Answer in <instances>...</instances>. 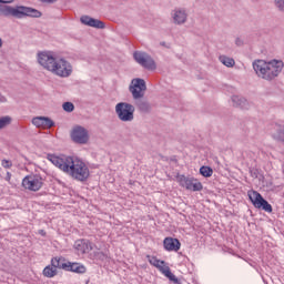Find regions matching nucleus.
Returning <instances> with one entry per match:
<instances>
[{"label":"nucleus","instance_id":"f8f14e48","mask_svg":"<svg viewBox=\"0 0 284 284\" xmlns=\"http://www.w3.org/2000/svg\"><path fill=\"white\" fill-rule=\"evenodd\" d=\"M178 183H180L182 187L191 190V192H201V190H203V184H201V182H197L196 180L180 179L178 180Z\"/></svg>","mask_w":284,"mask_h":284},{"label":"nucleus","instance_id":"1a4fd4ad","mask_svg":"<svg viewBox=\"0 0 284 284\" xmlns=\"http://www.w3.org/2000/svg\"><path fill=\"white\" fill-rule=\"evenodd\" d=\"M133 57L136 63L142 65V68H145L146 70H156V63H154V60L148 53L136 51Z\"/></svg>","mask_w":284,"mask_h":284},{"label":"nucleus","instance_id":"7c9ffc66","mask_svg":"<svg viewBox=\"0 0 284 284\" xmlns=\"http://www.w3.org/2000/svg\"><path fill=\"white\" fill-rule=\"evenodd\" d=\"M0 3H14V0H0Z\"/></svg>","mask_w":284,"mask_h":284},{"label":"nucleus","instance_id":"ddd939ff","mask_svg":"<svg viewBox=\"0 0 284 284\" xmlns=\"http://www.w3.org/2000/svg\"><path fill=\"white\" fill-rule=\"evenodd\" d=\"M32 123L36 128H39V130H50V128L54 125V122L50 118L45 116L33 118Z\"/></svg>","mask_w":284,"mask_h":284},{"label":"nucleus","instance_id":"f03ea898","mask_svg":"<svg viewBox=\"0 0 284 284\" xmlns=\"http://www.w3.org/2000/svg\"><path fill=\"white\" fill-rule=\"evenodd\" d=\"M38 62L42 65V68H44V70H48L55 77H60V79H68V77H72V63L63 58H54L52 52L39 53Z\"/></svg>","mask_w":284,"mask_h":284},{"label":"nucleus","instance_id":"a211bd4d","mask_svg":"<svg viewBox=\"0 0 284 284\" xmlns=\"http://www.w3.org/2000/svg\"><path fill=\"white\" fill-rule=\"evenodd\" d=\"M67 272H74L75 274H85L87 268L81 263H71L68 262Z\"/></svg>","mask_w":284,"mask_h":284},{"label":"nucleus","instance_id":"e433bc0d","mask_svg":"<svg viewBox=\"0 0 284 284\" xmlns=\"http://www.w3.org/2000/svg\"><path fill=\"white\" fill-rule=\"evenodd\" d=\"M80 181H82V182H83V181H85V179H80Z\"/></svg>","mask_w":284,"mask_h":284},{"label":"nucleus","instance_id":"393cba45","mask_svg":"<svg viewBox=\"0 0 284 284\" xmlns=\"http://www.w3.org/2000/svg\"><path fill=\"white\" fill-rule=\"evenodd\" d=\"M200 174L202 176H204L205 179H207V178L212 176V174H214V171L210 166H202L200 169Z\"/></svg>","mask_w":284,"mask_h":284},{"label":"nucleus","instance_id":"f3484780","mask_svg":"<svg viewBox=\"0 0 284 284\" xmlns=\"http://www.w3.org/2000/svg\"><path fill=\"white\" fill-rule=\"evenodd\" d=\"M74 248L81 254H88L92 252V243L88 240H78L74 243Z\"/></svg>","mask_w":284,"mask_h":284},{"label":"nucleus","instance_id":"72a5a7b5","mask_svg":"<svg viewBox=\"0 0 284 284\" xmlns=\"http://www.w3.org/2000/svg\"><path fill=\"white\" fill-rule=\"evenodd\" d=\"M0 48H3V40L0 38Z\"/></svg>","mask_w":284,"mask_h":284},{"label":"nucleus","instance_id":"c756f323","mask_svg":"<svg viewBox=\"0 0 284 284\" xmlns=\"http://www.w3.org/2000/svg\"><path fill=\"white\" fill-rule=\"evenodd\" d=\"M1 165L2 168H6L7 170H9V168H12V161L2 160Z\"/></svg>","mask_w":284,"mask_h":284},{"label":"nucleus","instance_id":"39448f33","mask_svg":"<svg viewBox=\"0 0 284 284\" xmlns=\"http://www.w3.org/2000/svg\"><path fill=\"white\" fill-rule=\"evenodd\" d=\"M146 258L150 263V265H153V267H156L161 274H164L169 281H171L174 284H181V280L176 277V275L173 274V272L170 270V266L166 265L165 261L156 258V256L146 255Z\"/></svg>","mask_w":284,"mask_h":284},{"label":"nucleus","instance_id":"b1692460","mask_svg":"<svg viewBox=\"0 0 284 284\" xmlns=\"http://www.w3.org/2000/svg\"><path fill=\"white\" fill-rule=\"evenodd\" d=\"M220 61L223 63V65H226V68H234L235 61L232 58H229L226 55H220Z\"/></svg>","mask_w":284,"mask_h":284},{"label":"nucleus","instance_id":"423d86ee","mask_svg":"<svg viewBox=\"0 0 284 284\" xmlns=\"http://www.w3.org/2000/svg\"><path fill=\"white\" fill-rule=\"evenodd\" d=\"M115 113L120 121L123 123H130L134 121V105L128 102H120L115 105Z\"/></svg>","mask_w":284,"mask_h":284},{"label":"nucleus","instance_id":"cd10ccee","mask_svg":"<svg viewBox=\"0 0 284 284\" xmlns=\"http://www.w3.org/2000/svg\"><path fill=\"white\" fill-rule=\"evenodd\" d=\"M63 111L64 112H73L74 111V104H72L71 102H65L63 104Z\"/></svg>","mask_w":284,"mask_h":284},{"label":"nucleus","instance_id":"4468645a","mask_svg":"<svg viewBox=\"0 0 284 284\" xmlns=\"http://www.w3.org/2000/svg\"><path fill=\"white\" fill-rule=\"evenodd\" d=\"M22 186L30 192H39L43 187V182L39 179H22Z\"/></svg>","mask_w":284,"mask_h":284},{"label":"nucleus","instance_id":"9d476101","mask_svg":"<svg viewBox=\"0 0 284 284\" xmlns=\"http://www.w3.org/2000/svg\"><path fill=\"white\" fill-rule=\"evenodd\" d=\"M71 139L74 143L85 144L90 141V134L88 130L83 126H75L71 132Z\"/></svg>","mask_w":284,"mask_h":284},{"label":"nucleus","instance_id":"6e6552de","mask_svg":"<svg viewBox=\"0 0 284 284\" xmlns=\"http://www.w3.org/2000/svg\"><path fill=\"white\" fill-rule=\"evenodd\" d=\"M129 90L133 99H143L145 90H148V87L145 85V80L140 78L133 79L131 81Z\"/></svg>","mask_w":284,"mask_h":284},{"label":"nucleus","instance_id":"c9c22d12","mask_svg":"<svg viewBox=\"0 0 284 284\" xmlns=\"http://www.w3.org/2000/svg\"><path fill=\"white\" fill-rule=\"evenodd\" d=\"M24 179H30V176L27 175V176H24Z\"/></svg>","mask_w":284,"mask_h":284},{"label":"nucleus","instance_id":"aec40b11","mask_svg":"<svg viewBox=\"0 0 284 284\" xmlns=\"http://www.w3.org/2000/svg\"><path fill=\"white\" fill-rule=\"evenodd\" d=\"M260 185H262L263 190L266 192H272L278 187V185H276L272 179L260 180Z\"/></svg>","mask_w":284,"mask_h":284},{"label":"nucleus","instance_id":"6ab92c4d","mask_svg":"<svg viewBox=\"0 0 284 284\" xmlns=\"http://www.w3.org/2000/svg\"><path fill=\"white\" fill-rule=\"evenodd\" d=\"M271 134L275 141L284 142V125L275 124L271 131Z\"/></svg>","mask_w":284,"mask_h":284},{"label":"nucleus","instance_id":"2eb2a0df","mask_svg":"<svg viewBox=\"0 0 284 284\" xmlns=\"http://www.w3.org/2000/svg\"><path fill=\"white\" fill-rule=\"evenodd\" d=\"M80 21L81 23H83V26H89L90 28H97L98 30H103V28H105V23H103V21L97 20L89 16H82L80 18Z\"/></svg>","mask_w":284,"mask_h":284},{"label":"nucleus","instance_id":"bb28decb","mask_svg":"<svg viewBox=\"0 0 284 284\" xmlns=\"http://www.w3.org/2000/svg\"><path fill=\"white\" fill-rule=\"evenodd\" d=\"M274 6L280 12H284V0H274Z\"/></svg>","mask_w":284,"mask_h":284},{"label":"nucleus","instance_id":"20e7f679","mask_svg":"<svg viewBox=\"0 0 284 284\" xmlns=\"http://www.w3.org/2000/svg\"><path fill=\"white\" fill-rule=\"evenodd\" d=\"M0 17H13L14 19H23V17L39 18L41 11L23 6L0 4Z\"/></svg>","mask_w":284,"mask_h":284},{"label":"nucleus","instance_id":"5701e85b","mask_svg":"<svg viewBox=\"0 0 284 284\" xmlns=\"http://www.w3.org/2000/svg\"><path fill=\"white\" fill-rule=\"evenodd\" d=\"M57 274H58V271L52 265L51 266L48 265L43 270V276H47V278H53V276H57Z\"/></svg>","mask_w":284,"mask_h":284},{"label":"nucleus","instance_id":"f257e3e1","mask_svg":"<svg viewBox=\"0 0 284 284\" xmlns=\"http://www.w3.org/2000/svg\"><path fill=\"white\" fill-rule=\"evenodd\" d=\"M48 161L59 168L64 174L72 176L73 179H88L90 176V170L82 160L68 155H54L49 154Z\"/></svg>","mask_w":284,"mask_h":284},{"label":"nucleus","instance_id":"2f4dec72","mask_svg":"<svg viewBox=\"0 0 284 284\" xmlns=\"http://www.w3.org/2000/svg\"><path fill=\"white\" fill-rule=\"evenodd\" d=\"M42 3H54L57 0H40Z\"/></svg>","mask_w":284,"mask_h":284},{"label":"nucleus","instance_id":"c85d7f7f","mask_svg":"<svg viewBox=\"0 0 284 284\" xmlns=\"http://www.w3.org/2000/svg\"><path fill=\"white\" fill-rule=\"evenodd\" d=\"M94 258H97L98 261H105L108 258V255H105V253L103 252H95Z\"/></svg>","mask_w":284,"mask_h":284},{"label":"nucleus","instance_id":"473e14b6","mask_svg":"<svg viewBox=\"0 0 284 284\" xmlns=\"http://www.w3.org/2000/svg\"><path fill=\"white\" fill-rule=\"evenodd\" d=\"M39 234H40L41 236H45V232H44L43 230H39Z\"/></svg>","mask_w":284,"mask_h":284},{"label":"nucleus","instance_id":"a878e982","mask_svg":"<svg viewBox=\"0 0 284 284\" xmlns=\"http://www.w3.org/2000/svg\"><path fill=\"white\" fill-rule=\"evenodd\" d=\"M10 123H12V118H10V115L0 118V130H3V128H8Z\"/></svg>","mask_w":284,"mask_h":284},{"label":"nucleus","instance_id":"dca6fc26","mask_svg":"<svg viewBox=\"0 0 284 284\" xmlns=\"http://www.w3.org/2000/svg\"><path fill=\"white\" fill-rule=\"evenodd\" d=\"M163 245L168 252H179L181 250V242L178 239L166 237Z\"/></svg>","mask_w":284,"mask_h":284},{"label":"nucleus","instance_id":"412c9836","mask_svg":"<svg viewBox=\"0 0 284 284\" xmlns=\"http://www.w3.org/2000/svg\"><path fill=\"white\" fill-rule=\"evenodd\" d=\"M51 266L54 267V270H68V263L61 257H53L51 260Z\"/></svg>","mask_w":284,"mask_h":284},{"label":"nucleus","instance_id":"7ed1b4c3","mask_svg":"<svg viewBox=\"0 0 284 284\" xmlns=\"http://www.w3.org/2000/svg\"><path fill=\"white\" fill-rule=\"evenodd\" d=\"M284 63L282 60H256L253 63V69L256 74L265 81H272L278 77L281 72H283Z\"/></svg>","mask_w":284,"mask_h":284},{"label":"nucleus","instance_id":"f704fd0d","mask_svg":"<svg viewBox=\"0 0 284 284\" xmlns=\"http://www.w3.org/2000/svg\"><path fill=\"white\" fill-rule=\"evenodd\" d=\"M236 45H241V40L240 39L236 40Z\"/></svg>","mask_w":284,"mask_h":284},{"label":"nucleus","instance_id":"4be33fe9","mask_svg":"<svg viewBox=\"0 0 284 284\" xmlns=\"http://www.w3.org/2000/svg\"><path fill=\"white\" fill-rule=\"evenodd\" d=\"M232 101H233L234 105H236L237 108H242L243 110H247V108L250 105L245 98H242V97H239V95H234L232 98Z\"/></svg>","mask_w":284,"mask_h":284},{"label":"nucleus","instance_id":"0eeeda50","mask_svg":"<svg viewBox=\"0 0 284 284\" xmlns=\"http://www.w3.org/2000/svg\"><path fill=\"white\" fill-rule=\"evenodd\" d=\"M247 196L254 207L257 210H264V212L272 213V204H270L267 200H264L261 193L257 191H248Z\"/></svg>","mask_w":284,"mask_h":284},{"label":"nucleus","instance_id":"9b49d317","mask_svg":"<svg viewBox=\"0 0 284 284\" xmlns=\"http://www.w3.org/2000/svg\"><path fill=\"white\" fill-rule=\"evenodd\" d=\"M171 21L174 26H184L187 23V10L175 8L171 11Z\"/></svg>","mask_w":284,"mask_h":284}]
</instances>
